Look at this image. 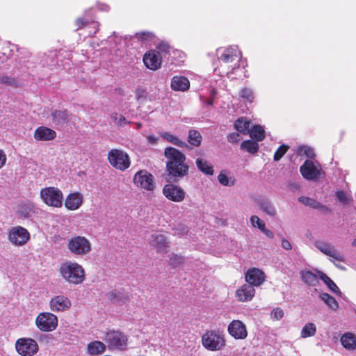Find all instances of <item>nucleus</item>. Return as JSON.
Instances as JSON below:
<instances>
[{
    "label": "nucleus",
    "instance_id": "nucleus-1",
    "mask_svg": "<svg viewBox=\"0 0 356 356\" xmlns=\"http://www.w3.org/2000/svg\"><path fill=\"white\" fill-rule=\"evenodd\" d=\"M164 156L167 159L166 171L168 181L177 182L188 173V165L185 163L186 156L179 149L168 147L164 150Z\"/></svg>",
    "mask_w": 356,
    "mask_h": 356
},
{
    "label": "nucleus",
    "instance_id": "nucleus-2",
    "mask_svg": "<svg viewBox=\"0 0 356 356\" xmlns=\"http://www.w3.org/2000/svg\"><path fill=\"white\" fill-rule=\"evenodd\" d=\"M59 271L62 277L70 284L78 285L85 280V270L78 263L65 262L60 266Z\"/></svg>",
    "mask_w": 356,
    "mask_h": 356
},
{
    "label": "nucleus",
    "instance_id": "nucleus-3",
    "mask_svg": "<svg viewBox=\"0 0 356 356\" xmlns=\"http://www.w3.org/2000/svg\"><path fill=\"white\" fill-rule=\"evenodd\" d=\"M203 346L211 351L221 350L225 346V340L218 331H207L202 337Z\"/></svg>",
    "mask_w": 356,
    "mask_h": 356
},
{
    "label": "nucleus",
    "instance_id": "nucleus-4",
    "mask_svg": "<svg viewBox=\"0 0 356 356\" xmlns=\"http://www.w3.org/2000/svg\"><path fill=\"white\" fill-rule=\"evenodd\" d=\"M40 197L49 206L61 207L63 205V193L58 188L46 187L42 188L40 191Z\"/></svg>",
    "mask_w": 356,
    "mask_h": 356
},
{
    "label": "nucleus",
    "instance_id": "nucleus-5",
    "mask_svg": "<svg viewBox=\"0 0 356 356\" xmlns=\"http://www.w3.org/2000/svg\"><path fill=\"white\" fill-rule=\"evenodd\" d=\"M127 337L120 331L111 330L105 337V341L111 350H124L127 346Z\"/></svg>",
    "mask_w": 356,
    "mask_h": 356
},
{
    "label": "nucleus",
    "instance_id": "nucleus-6",
    "mask_svg": "<svg viewBox=\"0 0 356 356\" xmlns=\"http://www.w3.org/2000/svg\"><path fill=\"white\" fill-rule=\"evenodd\" d=\"M69 250L76 255H85L91 251V243L84 236H75L68 241Z\"/></svg>",
    "mask_w": 356,
    "mask_h": 356
},
{
    "label": "nucleus",
    "instance_id": "nucleus-7",
    "mask_svg": "<svg viewBox=\"0 0 356 356\" xmlns=\"http://www.w3.org/2000/svg\"><path fill=\"white\" fill-rule=\"evenodd\" d=\"M8 238L13 245L22 246L29 241L30 234L26 228L15 226L10 229Z\"/></svg>",
    "mask_w": 356,
    "mask_h": 356
},
{
    "label": "nucleus",
    "instance_id": "nucleus-8",
    "mask_svg": "<svg viewBox=\"0 0 356 356\" xmlns=\"http://www.w3.org/2000/svg\"><path fill=\"white\" fill-rule=\"evenodd\" d=\"M109 163L116 169L124 170L130 165L129 157L124 152L113 149L108 152Z\"/></svg>",
    "mask_w": 356,
    "mask_h": 356
},
{
    "label": "nucleus",
    "instance_id": "nucleus-9",
    "mask_svg": "<svg viewBox=\"0 0 356 356\" xmlns=\"http://www.w3.org/2000/svg\"><path fill=\"white\" fill-rule=\"evenodd\" d=\"M17 352L22 356H33L39 350L37 342L31 338H20L15 343Z\"/></svg>",
    "mask_w": 356,
    "mask_h": 356
},
{
    "label": "nucleus",
    "instance_id": "nucleus-10",
    "mask_svg": "<svg viewBox=\"0 0 356 356\" xmlns=\"http://www.w3.org/2000/svg\"><path fill=\"white\" fill-rule=\"evenodd\" d=\"M37 327L43 332L54 330L58 325L57 316L51 313H40L36 318Z\"/></svg>",
    "mask_w": 356,
    "mask_h": 356
},
{
    "label": "nucleus",
    "instance_id": "nucleus-11",
    "mask_svg": "<svg viewBox=\"0 0 356 356\" xmlns=\"http://www.w3.org/2000/svg\"><path fill=\"white\" fill-rule=\"evenodd\" d=\"M134 182L138 187L147 191H153L155 187L153 175L146 170L137 172L134 175Z\"/></svg>",
    "mask_w": 356,
    "mask_h": 356
},
{
    "label": "nucleus",
    "instance_id": "nucleus-12",
    "mask_svg": "<svg viewBox=\"0 0 356 356\" xmlns=\"http://www.w3.org/2000/svg\"><path fill=\"white\" fill-rule=\"evenodd\" d=\"M163 194L169 200L179 202L184 200L186 193L179 186L168 184L163 188Z\"/></svg>",
    "mask_w": 356,
    "mask_h": 356
},
{
    "label": "nucleus",
    "instance_id": "nucleus-13",
    "mask_svg": "<svg viewBox=\"0 0 356 356\" xmlns=\"http://www.w3.org/2000/svg\"><path fill=\"white\" fill-rule=\"evenodd\" d=\"M219 60L224 63H232L238 61L240 53L236 47H230L225 49L217 50Z\"/></svg>",
    "mask_w": 356,
    "mask_h": 356
},
{
    "label": "nucleus",
    "instance_id": "nucleus-14",
    "mask_svg": "<svg viewBox=\"0 0 356 356\" xmlns=\"http://www.w3.org/2000/svg\"><path fill=\"white\" fill-rule=\"evenodd\" d=\"M228 332L236 339H244L248 335L245 325L239 320L231 322L228 326Z\"/></svg>",
    "mask_w": 356,
    "mask_h": 356
},
{
    "label": "nucleus",
    "instance_id": "nucleus-15",
    "mask_svg": "<svg viewBox=\"0 0 356 356\" xmlns=\"http://www.w3.org/2000/svg\"><path fill=\"white\" fill-rule=\"evenodd\" d=\"M314 245L323 254L331 257L339 261H344V256L340 254L332 244L323 241H316L315 242Z\"/></svg>",
    "mask_w": 356,
    "mask_h": 356
},
{
    "label": "nucleus",
    "instance_id": "nucleus-16",
    "mask_svg": "<svg viewBox=\"0 0 356 356\" xmlns=\"http://www.w3.org/2000/svg\"><path fill=\"white\" fill-rule=\"evenodd\" d=\"M145 65L152 70H156L161 67V58L159 51L151 50L145 54L143 56Z\"/></svg>",
    "mask_w": 356,
    "mask_h": 356
},
{
    "label": "nucleus",
    "instance_id": "nucleus-17",
    "mask_svg": "<svg viewBox=\"0 0 356 356\" xmlns=\"http://www.w3.org/2000/svg\"><path fill=\"white\" fill-rule=\"evenodd\" d=\"M245 278L248 284L254 286H258L264 282L266 276L262 270L253 268L247 271Z\"/></svg>",
    "mask_w": 356,
    "mask_h": 356
},
{
    "label": "nucleus",
    "instance_id": "nucleus-18",
    "mask_svg": "<svg viewBox=\"0 0 356 356\" xmlns=\"http://www.w3.org/2000/svg\"><path fill=\"white\" fill-rule=\"evenodd\" d=\"M300 172L302 177L308 180H313L318 177L319 175V170L314 165L311 160H306L305 163L300 166Z\"/></svg>",
    "mask_w": 356,
    "mask_h": 356
},
{
    "label": "nucleus",
    "instance_id": "nucleus-19",
    "mask_svg": "<svg viewBox=\"0 0 356 356\" xmlns=\"http://www.w3.org/2000/svg\"><path fill=\"white\" fill-rule=\"evenodd\" d=\"M49 306L53 312H63L71 306V301L64 296H57L51 298Z\"/></svg>",
    "mask_w": 356,
    "mask_h": 356
},
{
    "label": "nucleus",
    "instance_id": "nucleus-20",
    "mask_svg": "<svg viewBox=\"0 0 356 356\" xmlns=\"http://www.w3.org/2000/svg\"><path fill=\"white\" fill-rule=\"evenodd\" d=\"M52 122L55 127H63L65 124L70 122V115L66 109L52 110L51 113Z\"/></svg>",
    "mask_w": 356,
    "mask_h": 356
},
{
    "label": "nucleus",
    "instance_id": "nucleus-21",
    "mask_svg": "<svg viewBox=\"0 0 356 356\" xmlns=\"http://www.w3.org/2000/svg\"><path fill=\"white\" fill-rule=\"evenodd\" d=\"M106 296L109 300L115 304L122 305L129 300V295L124 289H113L108 291Z\"/></svg>",
    "mask_w": 356,
    "mask_h": 356
},
{
    "label": "nucleus",
    "instance_id": "nucleus-22",
    "mask_svg": "<svg viewBox=\"0 0 356 356\" xmlns=\"http://www.w3.org/2000/svg\"><path fill=\"white\" fill-rule=\"evenodd\" d=\"M93 9H90L89 10L86 11L85 13V16L82 17H79L75 20V26H76V29L75 31H78L82 28H84L85 26H88L90 23H92L95 25V30L93 33V35H95L98 29H99V23L95 22L92 19V15L91 13H92Z\"/></svg>",
    "mask_w": 356,
    "mask_h": 356
},
{
    "label": "nucleus",
    "instance_id": "nucleus-23",
    "mask_svg": "<svg viewBox=\"0 0 356 356\" xmlns=\"http://www.w3.org/2000/svg\"><path fill=\"white\" fill-rule=\"evenodd\" d=\"M56 137V131L44 126L38 127L34 132V138L36 140H52Z\"/></svg>",
    "mask_w": 356,
    "mask_h": 356
},
{
    "label": "nucleus",
    "instance_id": "nucleus-24",
    "mask_svg": "<svg viewBox=\"0 0 356 356\" xmlns=\"http://www.w3.org/2000/svg\"><path fill=\"white\" fill-rule=\"evenodd\" d=\"M255 293V289L254 286L247 283L243 284L238 289L236 292V297L239 301L247 302L254 297Z\"/></svg>",
    "mask_w": 356,
    "mask_h": 356
},
{
    "label": "nucleus",
    "instance_id": "nucleus-25",
    "mask_svg": "<svg viewBox=\"0 0 356 356\" xmlns=\"http://www.w3.org/2000/svg\"><path fill=\"white\" fill-rule=\"evenodd\" d=\"M83 203V196L79 193H71L66 197L65 206L68 210H76Z\"/></svg>",
    "mask_w": 356,
    "mask_h": 356
},
{
    "label": "nucleus",
    "instance_id": "nucleus-26",
    "mask_svg": "<svg viewBox=\"0 0 356 356\" xmlns=\"http://www.w3.org/2000/svg\"><path fill=\"white\" fill-rule=\"evenodd\" d=\"M170 86L175 91H186L190 88V81L185 76H175L171 80Z\"/></svg>",
    "mask_w": 356,
    "mask_h": 356
},
{
    "label": "nucleus",
    "instance_id": "nucleus-27",
    "mask_svg": "<svg viewBox=\"0 0 356 356\" xmlns=\"http://www.w3.org/2000/svg\"><path fill=\"white\" fill-rule=\"evenodd\" d=\"M152 244L156 247L159 252H167L168 251V245L165 235L155 234L152 236Z\"/></svg>",
    "mask_w": 356,
    "mask_h": 356
},
{
    "label": "nucleus",
    "instance_id": "nucleus-28",
    "mask_svg": "<svg viewBox=\"0 0 356 356\" xmlns=\"http://www.w3.org/2000/svg\"><path fill=\"white\" fill-rule=\"evenodd\" d=\"M298 201L305 206H308L312 209H321L325 212H330V209L325 205H323L314 199L309 197L301 196L298 197Z\"/></svg>",
    "mask_w": 356,
    "mask_h": 356
},
{
    "label": "nucleus",
    "instance_id": "nucleus-29",
    "mask_svg": "<svg viewBox=\"0 0 356 356\" xmlns=\"http://www.w3.org/2000/svg\"><path fill=\"white\" fill-rule=\"evenodd\" d=\"M302 280L307 285L316 286L318 284V275H316L311 270H302L300 273Z\"/></svg>",
    "mask_w": 356,
    "mask_h": 356
},
{
    "label": "nucleus",
    "instance_id": "nucleus-30",
    "mask_svg": "<svg viewBox=\"0 0 356 356\" xmlns=\"http://www.w3.org/2000/svg\"><path fill=\"white\" fill-rule=\"evenodd\" d=\"M87 350L89 355H97L105 351L106 345L100 341H94L88 344Z\"/></svg>",
    "mask_w": 356,
    "mask_h": 356
},
{
    "label": "nucleus",
    "instance_id": "nucleus-31",
    "mask_svg": "<svg viewBox=\"0 0 356 356\" xmlns=\"http://www.w3.org/2000/svg\"><path fill=\"white\" fill-rule=\"evenodd\" d=\"M257 204L260 209L267 215L272 217L276 215V209L270 201L261 199L257 201Z\"/></svg>",
    "mask_w": 356,
    "mask_h": 356
},
{
    "label": "nucleus",
    "instance_id": "nucleus-32",
    "mask_svg": "<svg viewBox=\"0 0 356 356\" xmlns=\"http://www.w3.org/2000/svg\"><path fill=\"white\" fill-rule=\"evenodd\" d=\"M196 165L199 170L207 175H213V165L207 160L197 158L195 161Z\"/></svg>",
    "mask_w": 356,
    "mask_h": 356
},
{
    "label": "nucleus",
    "instance_id": "nucleus-33",
    "mask_svg": "<svg viewBox=\"0 0 356 356\" xmlns=\"http://www.w3.org/2000/svg\"><path fill=\"white\" fill-rule=\"evenodd\" d=\"M319 278L326 284L328 289L333 293L341 295V292L337 284L324 273L317 270Z\"/></svg>",
    "mask_w": 356,
    "mask_h": 356
},
{
    "label": "nucleus",
    "instance_id": "nucleus-34",
    "mask_svg": "<svg viewBox=\"0 0 356 356\" xmlns=\"http://www.w3.org/2000/svg\"><path fill=\"white\" fill-rule=\"evenodd\" d=\"M341 343L346 349H356V337L352 333L348 332L343 334L341 337Z\"/></svg>",
    "mask_w": 356,
    "mask_h": 356
},
{
    "label": "nucleus",
    "instance_id": "nucleus-35",
    "mask_svg": "<svg viewBox=\"0 0 356 356\" xmlns=\"http://www.w3.org/2000/svg\"><path fill=\"white\" fill-rule=\"evenodd\" d=\"M160 136L163 139L179 147H188V145L185 142L181 140L178 137L170 132H161L160 133Z\"/></svg>",
    "mask_w": 356,
    "mask_h": 356
},
{
    "label": "nucleus",
    "instance_id": "nucleus-36",
    "mask_svg": "<svg viewBox=\"0 0 356 356\" xmlns=\"http://www.w3.org/2000/svg\"><path fill=\"white\" fill-rule=\"evenodd\" d=\"M248 134L251 138L255 140L257 142L262 141L265 138V131L260 125H254L250 129Z\"/></svg>",
    "mask_w": 356,
    "mask_h": 356
},
{
    "label": "nucleus",
    "instance_id": "nucleus-37",
    "mask_svg": "<svg viewBox=\"0 0 356 356\" xmlns=\"http://www.w3.org/2000/svg\"><path fill=\"white\" fill-rule=\"evenodd\" d=\"M240 147L242 150L254 154L258 152L259 146L257 141H254L252 140H247L241 144Z\"/></svg>",
    "mask_w": 356,
    "mask_h": 356
},
{
    "label": "nucleus",
    "instance_id": "nucleus-38",
    "mask_svg": "<svg viewBox=\"0 0 356 356\" xmlns=\"http://www.w3.org/2000/svg\"><path fill=\"white\" fill-rule=\"evenodd\" d=\"M320 298L332 310H337L339 304L336 299L327 293H322L319 295Z\"/></svg>",
    "mask_w": 356,
    "mask_h": 356
},
{
    "label": "nucleus",
    "instance_id": "nucleus-39",
    "mask_svg": "<svg viewBox=\"0 0 356 356\" xmlns=\"http://www.w3.org/2000/svg\"><path fill=\"white\" fill-rule=\"evenodd\" d=\"M250 122L243 118H238L234 123V128L242 134L248 133L250 131Z\"/></svg>",
    "mask_w": 356,
    "mask_h": 356
},
{
    "label": "nucleus",
    "instance_id": "nucleus-40",
    "mask_svg": "<svg viewBox=\"0 0 356 356\" xmlns=\"http://www.w3.org/2000/svg\"><path fill=\"white\" fill-rule=\"evenodd\" d=\"M188 141L194 147L200 146L202 141L200 133L197 130L191 129L188 132Z\"/></svg>",
    "mask_w": 356,
    "mask_h": 356
},
{
    "label": "nucleus",
    "instance_id": "nucleus-41",
    "mask_svg": "<svg viewBox=\"0 0 356 356\" xmlns=\"http://www.w3.org/2000/svg\"><path fill=\"white\" fill-rule=\"evenodd\" d=\"M316 333V327L313 323H307L305 325L301 330V337L307 338L314 336Z\"/></svg>",
    "mask_w": 356,
    "mask_h": 356
},
{
    "label": "nucleus",
    "instance_id": "nucleus-42",
    "mask_svg": "<svg viewBox=\"0 0 356 356\" xmlns=\"http://www.w3.org/2000/svg\"><path fill=\"white\" fill-rule=\"evenodd\" d=\"M219 183L225 186H232L234 185V179L229 177L224 171H221L218 176Z\"/></svg>",
    "mask_w": 356,
    "mask_h": 356
},
{
    "label": "nucleus",
    "instance_id": "nucleus-43",
    "mask_svg": "<svg viewBox=\"0 0 356 356\" xmlns=\"http://www.w3.org/2000/svg\"><path fill=\"white\" fill-rule=\"evenodd\" d=\"M302 152L308 158L313 159L315 156V153L314 152V149L309 147L305 145L300 146L298 149V154H301Z\"/></svg>",
    "mask_w": 356,
    "mask_h": 356
},
{
    "label": "nucleus",
    "instance_id": "nucleus-44",
    "mask_svg": "<svg viewBox=\"0 0 356 356\" xmlns=\"http://www.w3.org/2000/svg\"><path fill=\"white\" fill-rule=\"evenodd\" d=\"M289 147L287 145H282L276 150L274 154L273 159L275 161H280L282 156L286 154Z\"/></svg>",
    "mask_w": 356,
    "mask_h": 356
},
{
    "label": "nucleus",
    "instance_id": "nucleus-45",
    "mask_svg": "<svg viewBox=\"0 0 356 356\" xmlns=\"http://www.w3.org/2000/svg\"><path fill=\"white\" fill-rule=\"evenodd\" d=\"M250 222L252 227H257L260 231L266 227L265 222L255 215L251 216Z\"/></svg>",
    "mask_w": 356,
    "mask_h": 356
},
{
    "label": "nucleus",
    "instance_id": "nucleus-46",
    "mask_svg": "<svg viewBox=\"0 0 356 356\" xmlns=\"http://www.w3.org/2000/svg\"><path fill=\"white\" fill-rule=\"evenodd\" d=\"M184 261V258L182 256L177 254H172L170 257V265L173 268H177L182 264Z\"/></svg>",
    "mask_w": 356,
    "mask_h": 356
},
{
    "label": "nucleus",
    "instance_id": "nucleus-47",
    "mask_svg": "<svg viewBox=\"0 0 356 356\" xmlns=\"http://www.w3.org/2000/svg\"><path fill=\"white\" fill-rule=\"evenodd\" d=\"M111 119L115 124H117L118 125H119L120 127H123L127 123V121L124 116H123L121 114L116 113H113L111 115Z\"/></svg>",
    "mask_w": 356,
    "mask_h": 356
},
{
    "label": "nucleus",
    "instance_id": "nucleus-48",
    "mask_svg": "<svg viewBox=\"0 0 356 356\" xmlns=\"http://www.w3.org/2000/svg\"><path fill=\"white\" fill-rule=\"evenodd\" d=\"M0 83L6 86H14L17 83V81L14 78L11 76L0 74Z\"/></svg>",
    "mask_w": 356,
    "mask_h": 356
},
{
    "label": "nucleus",
    "instance_id": "nucleus-49",
    "mask_svg": "<svg viewBox=\"0 0 356 356\" xmlns=\"http://www.w3.org/2000/svg\"><path fill=\"white\" fill-rule=\"evenodd\" d=\"M240 96L243 98L246 99L249 102H252L253 100V92L250 88H243L240 92Z\"/></svg>",
    "mask_w": 356,
    "mask_h": 356
},
{
    "label": "nucleus",
    "instance_id": "nucleus-50",
    "mask_svg": "<svg viewBox=\"0 0 356 356\" xmlns=\"http://www.w3.org/2000/svg\"><path fill=\"white\" fill-rule=\"evenodd\" d=\"M136 37L141 40H152L154 37V35L152 32L143 31L140 33H136Z\"/></svg>",
    "mask_w": 356,
    "mask_h": 356
},
{
    "label": "nucleus",
    "instance_id": "nucleus-51",
    "mask_svg": "<svg viewBox=\"0 0 356 356\" xmlns=\"http://www.w3.org/2000/svg\"><path fill=\"white\" fill-rule=\"evenodd\" d=\"M175 233L179 235H185L188 232V228L186 225L182 223H179L175 226Z\"/></svg>",
    "mask_w": 356,
    "mask_h": 356
},
{
    "label": "nucleus",
    "instance_id": "nucleus-52",
    "mask_svg": "<svg viewBox=\"0 0 356 356\" xmlns=\"http://www.w3.org/2000/svg\"><path fill=\"white\" fill-rule=\"evenodd\" d=\"M338 200L343 204H348L350 202V198L346 195L343 191H338L336 194Z\"/></svg>",
    "mask_w": 356,
    "mask_h": 356
},
{
    "label": "nucleus",
    "instance_id": "nucleus-53",
    "mask_svg": "<svg viewBox=\"0 0 356 356\" xmlns=\"http://www.w3.org/2000/svg\"><path fill=\"white\" fill-rule=\"evenodd\" d=\"M228 142L231 143H237L241 140V135L239 133L237 132H233L231 134H229L227 136Z\"/></svg>",
    "mask_w": 356,
    "mask_h": 356
},
{
    "label": "nucleus",
    "instance_id": "nucleus-54",
    "mask_svg": "<svg viewBox=\"0 0 356 356\" xmlns=\"http://www.w3.org/2000/svg\"><path fill=\"white\" fill-rule=\"evenodd\" d=\"M284 316V312L280 308H276L271 312V317L275 320L281 319Z\"/></svg>",
    "mask_w": 356,
    "mask_h": 356
},
{
    "label": "nucleus",
    "instance_id": "nucleus-55",
    "mask_svg": "<svg viewBox=\"0 0 356 356\" xmlns=\"http://www.w3.org/2000/svg\"><path fill=\"white\" fill-rule=\"evenodd\" d=\"M157 49L159 50L158 51H159V54L161 52L168 53L170 51V47L167 43L161 42L158 45Z\"/></svg>",
    "mask_w": 356,
    "mask_h": 356
},
{
    "label": "nucleus",
    "instance_id": "nucleus-56",
    "mask_svg": "<svg viewBox=\"0 0 356 356\" xmlns=\"http://www.w3.org/2000/svg\"><path fill=\"white\" fill-rule=\"evenodd\" d=\"M282 247L286 250H289L292 248L291 243L286 238L282 240Z\"/></svg>",
    "mask_w": 356,
    "mask_h": 356
},
{
    "label": "nucleus",
    "instance_id": "nucleus-57",
    "mask_svg": "<svg viewBox=\"0 0 356 356\" xmlns=\"http://www.w3.org/2000/svg\"><path fill=\"white\" fill-rule=\"evenodd\" d=\"M6 161V155L4 152L0 149V169L5 165Z\"/></svg>",
    "mask_w": 356,
    "mask_h": 356
},
{
    "label": "nucleus",
    "instance_id": "nucleus-58",
    "mask_svg": "<svg viewBox=\"0 0 356 356\" xmlns=\"http://www.w3.org/2000/svg\"><path fill=\"white\" fill-rule=\"evenodd\" d=\"M147 140L150 144L156 145L159 141V138L154 135H149L147 136Z\"/></svg>",
    "mask_w": 356,
    "mask_h": 356
},
{
    "label": "nucleus",
    "instance_id": "nucleus-59",
    "mask_svg": "<svg viewBox=\"0 0 356 356\" xmlns=\"http://www.w3.org/2000/svg\"><path fill=\"white\" fill-rule=\"evenodd\" d=\"M261 232L270 238H274L273 232L271 230L266 229V227H264V229H262Z\"/></svg>",
    "mask_w": 356,
    "mask_h": 356
},
{
    "label": "nucleus",
    "instance_id": "nucleus-60",
    "mask_svg": "<svg viewBox=\"0 0 356 356\" xmlns=\"http://www.w3.org/2000/svg\"><path fill=\"white\" fill-rule=\"evenodd\" d=\"M217 94V90L215 89V88H212L210 91V97L211 98H213L215 97V96Z\"/></svg>",
    "mask_w": 356,
    "mask_h": 356
},
{
    "label": "nucleus",
    "instance_id": "nucleus-61",
    "mask_svg": "<svg viewBox=\"0 0 356 356\" xmlns=\"http://www.w3.org/2000/svg\"><path fill=\"white\" fill-rule=\"evenodd\" d=\"M206 103L208 105H210V106H212L214 103V99L213 98H209L207 101H206Z\"/></svg>",
    "mask_w": 356,
    "mask_h": 356
},
{
    "label": "nucleus",
    "instance_id": "nucleus-62",
    "mask_svg": "<svg viewBox=\"0 0 356 356\" xmlns=\"http://www.w3.org/2000/svg\"><path fill=\"white\" fill-rule=\"evenodd\" d=\"M143 94H144V91H141V92H140V91H139V90H138V91H137V92H136V98L138 99H140V97H145V96L143 95Z\"/></svg>",
    "mask_w": 356,
    "mask_h": 356
},
{
    "label": "nucleus",
    "instance_id": "nucleus-63",
    "mask_svg": "<svg viewBox=\"0 0 356 356\" xmlns=\"http://www.w3.org/2000/svg\"><path fill=\"white\" fill-rule=\"evenodd\" d=\"M231 67H232V72H234V70H235V68H236V64H234V66H233V65H231Z\"/></svg>",
    "mask_w": 356,
    "mask_h": 356
},
{
    "label": "nucleus",
    "instance_id": "nucleus-64",
    "mask_svg": "<svg viewBox=\"0 0 356 356\" xmlns=\"http://www.w3.org/2000/svg\"><path fill=\"white\" fill-rule=\"evenodd\" d=\"M352 245L353 246H355L356 247V239H355L353 243H352Z\"/></svg>",
    "mask_w": 356,
    "mask_h": 356
}]
</instances>
